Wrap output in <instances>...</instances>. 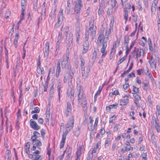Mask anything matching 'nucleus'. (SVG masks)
Returning a JSON list of instances; mask_svg holds the SVG:
<instances>
[{"label":"nucleus","mask_w":160,"mask_h":160,"mask_svg":"<svg viewBox=\"0 0 160 160\" xmlns=\"http://www.w3.org/2000/svg\"><path fill=\"white\" fill-rule=\"evenodd\" d=\"M89 32L87 30L85 33V41L83 44V49L82 52V54L86 53L88 50L89 47V43L88 40L89 39Z\"/></svg>","instance_id":"obj_1"},{"label":"nucleus","mask_w":160,"mask_h":160,"mask_svg":"<svg viewBox=\"0 0 160 160\" xmlns=\"http://www.w3.org/2000/svg\"><path fill=\"white\" fill-rule=\"evenodd\" d=\"M74 12L77 14V15L79 14L80 10L83 7L82 2L75 1L74 2Z\"/></svg>","instance_id":"obj_2"},{"label":"nucleus","mask_w":160,"mask_h":160,"mask_svg":"<svg viewBox=\"0 0 160 160\" xmlns=\"http://www.w3.org/2000/svg\"><path fill=\"white\" fill-rule=\"evenodd\" d=\"M63 9H61L58 15V21L55 24V27L57 28H58L62 23V20L63 17Z\"/></svg>","instance_id":"obj_3"},{"label":"nucleus","mask_w":160,"mask_h":160,"mask_svg":"<svg viewBox=\"0 0 160 160\" xmlns=\"http://www.w3.org/2000/svg\"><path fill=\"white\" fill-rule=\"evenodd\" d=\"M27 0H21V4L22 6V13L21 15L22 16V17L21 18V21L22 20L24 19V15L26 13V12L25 11L26 7V6L27 4Z\"/></svg>","instance_id":"obj_4"},{"label":"nucleus","mask_w":160,"mask_h":160,"mask_svg":"<svg viewBox=\"0 0 160 160\" xmlns=\"http://www.w3.org/2000/svg\"><path fill=\"white\" fill-rule=\"evenodd\" d=\"M74 119L73 117H70L66 126V129L71 130L74 126Z\"/></svg>","instance_id":"obj_5"},{"label":"nucleus","mask_w":160,"mask_h":160,"mask_svg":"<svg viewBox=\"0 0 160 160\" xmlns=\"http://www.w3.org/2000/svg\"><path fill=\"white\" fill-rule=\"evenodd\" d=\"M107 41H104L102 42L101 45H102V48L101 49V52L102 53V58H104L107 54V52L105 51L106 48L107 47Z\"/></svg>","instance_id":"obj_6"},{"label":"nucleus","mask_w":160,"mask_h":160,"mask_svg":"<svg viewBox=\"0 0 160 160\" xmlns=\"http://www.w3.org/2000/svg\"><path fill=\"white\" fill-rule=\"evenodd\" d=\"M30 124L31 127L35 130H38L40 128V127L38 125L36 122L32 119L30 121Z\"/></svg>","instance_id":"obj_7"},{"label":"nucleus","mask_w":160,"mask_h":160,"mask_svg":"<svg viewBox=\"0 0 160 160\" xmlns=\"http://www.w3.org/2000/svg\"><path fill=\"white\" fill-rule=\"evenodd\" d=\"M45 50L44 52V55L45 57H46L47 58L49 53V46L48 42H47L45 43Z\"/></svg>","instance_id":"obj_8"},{"label":"nucleus","mask_w":160,"mask_h":160,"mask_svg":"<svg viewBox=\"0 0 160 160\" xmlns=\"http://www.w3.org/2000/svg\"><path fill=\"white\" fill-rule=\"evenodd\" d=\"M69 57L68 56L63 57V60L61 61V65L62 68H64L66 67L68 61Z\"/></svg>","instance_id":"obj_9"},{"label":"nucleus","mask_w":160,"mask_h":160,"mask_svg":"<svg viewBox=\"0 0 160 160\" xmlns=\"http://www.w3.org/2000/svg\"><path fill=\"white\" fill-rule=\"evenodd\" d=\"M67 110L66 112V114L67 117L68 116L69 113H71L72 110V107L71 103L68 102L67 104Z\"/></svg>","instance_id":"obj_10"},{"label":"nucleus","mask_w":160,"mask_h":160,"mask_svg":"<svg viewBox=\"0 0 160 160\" xmlns=\"http://www.w3.org/2000/svg\"><path fill=\"white\" fill-rule=\"evenodd\" d=\"M82 101L81 103L82 106L85 110L87 108V102L86 101V98L82 94Z\"/></svg>","instance_id":"obj_11"},{"label":"nucleus","mask_w":160,"mask_h":160,"mask_svg":"<svg viewBox=\"0 0 160 160\" xmlns=\"http://www.w3.org/2000/svg\"><path fill=\"white\" fill-rule=\"evenodd\" d=\"M61 72L60 61L59 60L57 63V69L56 70V77H58Z\"/></svg>","instance_id":"obj_12"},{"label":"nucleus","mask_w":160,"mask_h":160,"mask_svg":"<svg viewBox=\"0 0 160 160\" xmlns=\"http://www.w3.org/2000/svg\"><path fill=\"white\" fill-rule=\"evenodd\" d=\"M149 62L151 68L152 69L156 68V63L155 62V60L153 58L152 56H151V59L148 61Z\"/></svg>","instance_id":"obj_13"},{"label":"nucleus","mask_w":160,"mask_h":160,"mask_svg":"<svg viewBox=\"0 0 160 160\" xmlns=\"http://www.w3.org/2000/svg\"><path fill=\"white\" fill-rule=\"evenodd\" d=\"M20 112V109H18V112L17 113V119L16 120V127L18 130H19V117H20V113L19 112Z\"/></svg>","instance_id":"obj_14"},{"label":"nucleus","mask_w":160,"mask_h":160,"mask_svg":"<svg viewBox=\"0 0 160 160\" xmlns=\"http://www.w3.org/2000/svg\"><path fill=\"white\" fill-rule=\"evenodd\" d=\"M89 30L90 32V36L92 38V40L94 39V37L95 36V34L96 33V31L95 29H94V28H89Z\"/></svg>","instance_id":"obj_15"},{"label":"nucleus","mask_w":160,"mask_h":160,"mask_svg":"<svg viewBox=\"0 0 160 160\" xmlns=\"http://www.w3.org/2000/svg\"><path fill=\"white\" fill-rule=\"evenodd\" d=\"M71 5L69 0H68L67 5L66 8V12L67 14H69L71 11Z\"/></svg>","instance_id":"obj_16"},{"label":"nucleus","mask_w":160,"mask_h":160,"mask_svg":"<svg viewBox=\"0 0 160 160\" xmlns=\"http://www.w3.org/2000/svg\"><path fill=\"white\" fill-rule=\"evenodd\" d=\"M19 38V32L17 33L16 34L15 38L14 40L13 43L15 48L17 47L18 40Z\"/></svg>","instance_id":"obj_17"},{"label":"nucleus","mask_w":160,"mask_h":160,"mask_svg":"<svg viewBox=\"0 0 160 160\" xmlns=\"http://www.w3.org/2000/svg\"><path fill=\"white\" fill-rule=\"evenodd\" d=\"M30 143L27 142L24 148V150L25 152L28 154L29 152V148L30 146Z\"/></svg>","instance_id":"obj_18"},{"label":"nucleus","mask_w":160,"mask_h":160,"mask_svg":"<svg viewBox=\"0 0 160 160\" xmlns=\"http://www.w3.org/2000/svg\"><path fill=\"white\" fill-rule=\"evenodd\" d=\"M81 149L82 148L81 147H78V149L76 152L77 158H76V159H77L78 158H79V160H80V157L81 154Z\"/></svg>","instance_id":"obj_19"},{"label":"nucleus","mask_w":160,"mask_h":160,"mask_svg":"<svg viewBox=\"0 0 160 160\" xmlns=\"http://www.w3.org/2000/svg\"><path fill=\"white\" fill-rule=\"evenodd\" d=\"M76 35H80L81 34V28L79 24H78L76 26Z\"/></svg>","instance_id":"obj_20"},{"label":"nucleus","mask_w":160,"mask_h":160,"mask_svg":"<svg viewBox=\"0 0 160 160\" xmlns=\"http://www.w3.org/2000/svg\"><path fill=\"white\" fill-rule=\"evenodd\" d=\"M128 98H126L125 99L122 100L120 103V105L123 106L126 105L128 103Z\"/></svg>","instance_id":"obj_21"},{"label":"nucleus","mask_w":160,"mask_h":160,"mask_svg":"<svg viewBox=\"0 0 160 160\" xmlns=\"http://www.w3.org/2000/svg\"><path fill=\"white\" fill-rule=\"evenodd\" d=\"M99 8L102 10H103L105 8V2L104 0H101Z\"/></svg>","instance_id":"obj_22"},{"label":"nucleus","mask_w":160,"mask_h":160,"mask_svg":"<svg viewBox=\"0 0 160 160\" xmlns=\"http://www.w3.org/2000/svg\"><path fill=\"white\" fill-rule=\"evenodd\" d=\"M138 51H139V49L135 47L133 50L131 52L130 55H131V54H132L133 55L132 58H134L135 57L136 52H138Z\"/></svg>","instance_id":"obj_23"},{"label":"nucleus","mask_w":160,"mask_h":160,"mask_svg":"<svg viewBox=\"0 0 160 160\" xmlns=\"http://www.w3.org/2000/svg\"><path fill=\"white\" fill-rule=\"evenodd\" d=\"M62 85V83L60 82H59L58 83L57 88L58 91V95L59 96V98L60 99V91L61 86Z\"/></svg>","instance_id":"obj_24"},{"label":"nucleus","mask_w":160,"mask_h":160,"mask_svg":"<svg viewBox=\"0 0 160 160\" xmlns=\"http://www.w3.org/2000/svg\"><path fill=\"white\" fill-rule=\"evenodd\" d=\"M157 117L160 118V107L158 105L156 106Z\"/></svg>","instance_id":"obj_25"},{"label":"nucleus","mask_w":160,"mask_h":160,"mask_svg":"<svg viewBox=\"0 0 160 160\" xmlns=\"http://www.w3.org/2000/svg\"><path fill=\"white\" fill-rule=\"evenodd\" d=\"M11 14V11L9 10H7L5 12V18L7 19L8 18H9V16H10Z\"/></svg>","instance_id":"obj_26"},{"label":"nucleus","mask_w":160,"mask_h":160,"mask_svg":"<svg viewBox=\"0 0 160 160\" xmlns=\"http://www.w3.org/2000/svg\"><path fill=\"white\" fill-rule=\"evenodd\" d=\"M32 144L33 145H36L37 146H40L42 145L41 142L38 140L37 141H36L34 143H32Z\"/></svg>","instance_id":"obj_27"},{"label":"nucleus","mask_w":160,"mask_h":160,"mask_svg":"<svg viewBox=\"0 0 160 160\" xmlns=\"http://www.w3.org/2000/svg\"><path fill=\"white\" fill-rule=\"evenodd\" d=\"M79 59L81 60V63L80 64V66H84L85 63V61L83 58H82V56L80 55L79 57Z\"/></svg>","instance_id":"obj_28"},{"label":"nucleus","mask_w":160,"mask_h":160,"mask_svg":"<svg viewBox=\"0 0 160 160\" xmlns=\"http://www.w3.org/2000/svg\"><path fill=\"white\" fill-rule=\"evenodd\" d=\"M66 139L62 138V140L61 142L60 143V148H62L64 146L65 144V142Z\"/></svg>","instance_id":"obj_29"},{"label":"nucleus","mask_w":160,"mask_h":160,"mask_svg":"<svg viewBox=\"0 0 160 160\" xmlns=\"http://www.w3.org/2000/svg\"><path fill=\"white\" fill-rule=\"evenodd\" d=\"M111 142V141L110 138H107L105 141V147H107L108 146L109 144H110Z\"/></svg>","instance_id":"obj_30"},{"label":"nucleus","mask_w":160,"mask_h":160,"mask_svg":"<svg viewBox=\"0 0 160 160\" xmlns=\"http://www.w3.org/2000/svg\"><path fill=\"white\" fill-rule=\"evenodd\" d=\"M143 70L144 73L148 77V76H150L151 74L149 72V70L147 67H146L145 69H143Z\"/></svg>","instance_id":"obj_31"},{"label":"nucleus","mask_w":160,"mask_h":160,"mask_svg":"<svg viewBox=\"0 0 160 160\" xmlns=\"http://www.w3.org/2000/svg\"><path fill=\"white\" fill-rule=\"evenodd\" d=\"M40 111L39 108L38 107H35L34 108V110L32 111L31 112L32 114L34 113H38Z\"/></svg>","instance_id":"obj_32"},{"label":"nucleus","mask_w":160,"mask_h":160,"mask_svg":"<svg viewBox=\"0 0 160 160\" xmlns=\"http://www.w3.org/2000/svg\"><path fill=\"white\" fill-rule=\"evenodd\" d=\"M71 130H69L68 129H66V130L65 131V132L63 133V134L62 135V138H64L66 139V137L68 133Z\"/></svg>","instance_id":"obj_33"},{"label":"nucleus","mask_w":160,"mask_h":160,"mask_svg":"<svg viewBox=\"0 0 160 160\" xmlns=\"http://www.w3.org/2000/svg\"><path fill=\"white\" fill-rule=\"evenodd\" d=\"M19 68V65H18V64L16 66L15 69L14 70V76H16L17 75V73L18 71V68Z\"/></svg>","instance_id":"obj_34"},{"label":"nucleus","mask_w":160,"mask_h":160,"mask_svg":"<svg viewBox=\"0 0 160 160\" xmlns=\"http://www.w3.org/2000/svg\"><path fill=\"white\" fill-rule=\"evenodd\" d=\"M37 71L38 73H41L42 74H43L44 72L43 69L42 68L41 69L40 67H37Z\"/></svg>","instance_id":"obj_35"},{"label":"nucleus","mask_w":160,"mask_h":160,"mask_svg":"<svg viewBox=\"0 0 160 160\" xmlns=\"http://www.w3.org/2000/svg\"><path fill=\"white\" fill-rule=\"evenodd\" d=\"M125 14L124 16V18L126 20V22L128 20V11L127 9H125Z\"/></svg>","instance_id":"obj_36"},{"label":"nucleus","mask_w":160,"mask_h":160,"mask_svg":"<svg viewBox=\"0 0 160 160\" xmlns=\"http://www.w3.org/2000/svg\"><path fill=\"white\" fill-rule=\"evenodd\" d=\"M37 138L38 136H36V135H33L31 139L32 141V143H34L36 141H37L38 140L37 139Z\"/></svg>","instance_id":"obj_37"},{"label":"nucleus","mask_w":160,"mask_h":160,"mask_svg":"<svg viewBox=\"0 0 160 160\" xmlns=\"http://www.w3.org/2000/svg\"><path fill=\"white\" fill-rule=\"evenodd\" d=\"M73 75L74 74L73 72L70 73V74H68V75L69 76V79L68 81L70 83H72Z\"/></svg>","instance_id":"obj_38"},{"label":"nucleus","mask_w":160,"mask_h":160,"mask_svg":"<svg viewBox=\"0 0 160 160\" xmlns=\"http://www.w3.org/2000/svg\"><path fill=\"white\" fill-rule=\"evenodd\" d=\"M129 40V38L128 36H125L124 37V43H128Z\"/></svg>","instance_id":"obj_39"},{"label":"nucleus","mask_w":160,"mask_h":160,"mask_svg":"<svg viewBox=\"0 0 160 160\" xmlns=\"http://www.w3.org/2000/svg\"><path fill=\"white\" fill-rule=\"evenodd\" d=\"M68 74L66 73L64 75L63 81L64 83H66L67 81V79L68 77Z\"/></svg>","instance_id":"obj_40"},{"label":"nucleus","mask_w":160,"mask_h":160,"mask_svg":"<svg viewBox=\"0 0 160 160\" xmlns=\"http://www.w3.org/2000/svg\"><path fill=\"white\" fill-rule=\"evenodd\" d=\"M94 21L93 20H91L89 23V28H94Z\"/></svg>","instance_id":"obj_41"},{"label":"nucleus","mask_w":160,"mask_h":160,"mask_svg":"<svg viewBox=\"0 0 160 160\" xmlns=\"http://www.w3.org/2000/svg\"><path fill=\"white\" fill-rule=\"evenodd\" d=\"M96 56H97V53H96V51L95 50L94 51V52L93 53V54H92V60H93V61L95 60L96 58Z\"/></svg>","instance_id":"obj_42"},{"label":"nucleus","mask_w":160,"mask_h":160,"mask_svg":"<svg viewBox=\"0 0 160 160\" xmlns=\"http://www.w3.org/2000/svg\"><path fill=\"white\" fill-rule=\"evenodd\" d=\"M40 132L41 133V136L43 138H44V136L45 134V130L42 129L41 130Z\"/></svg>","instance_id":"obj_43"},{"label":"nucleus","mask_w":160,"mask_h":160,"mask_svg":"<svg viewBox=\"0 0 160 160\" xmlns=\"http://www.w3.org/2000/svg\"><path fill=\"white\" fill-rule=\"evenodd\" d=\"M111 32V30L110 29H107L106 30L105 32V35L107 36L106 38H108V37L109 36V34Z\"/></svg>","instance_id":"obj_44"},{"label":"nucleus","mask_w":160,"mask_h":160,"mask_svg":"<svg viewBox=\"0 0 160 160\" xmlns=\"http://www.w3.org/2000/svg\"><path fill=\"white\" fill-rule=\"evenodd\" d=\"M98 38H99V39L103 40V42L105 41H104L105 38L104 37V36L102 34H99Z\"/></svg>","instance_id":"obj_45"},{"label":"nucleus","mask_w":160,"mask_h":160,"mask_svg":"<svg viewBox=\"0 0 160 160\" xmlns=\"http://www.w3.org/2000/svg\"><path fill=\"white\" fill-rule=\"evenodd\" d=\"M157 7V6H155V4H152V6L151 7V11L152 12H154L156 11V8Z\"/></svg>","instance_id":"obj_46"},{"label":"nucleus","mask_w":160,"mask_h":160,"mask_svg":"<svg viewBox=\"0 0 160 160\" xmlns=\"http://www.w3.org/2000/svg\"><path fill=\"white\" fill-rule=\"evenodd\" d=\"M138 53L139 56H143L144 53L143 49H140V50L139 49V51L138 52Z\"/></svg>","instance_id":"obj_47"},{"label":"nucleus","mask_w":160,"mask_h":160,"mask_svg":"<svg viewBox=\"0 0 160 160\" xmlns=\"http://www.w3.org/2000/svg\"><path fill=\"white\" fill-rule=\"evenodd\" d=\"M146 68L141 69H138L137 70L138 74L139 75H140L141 74V72H144L143 69H145Z\"/></svg>","instance_id":"obj_48"},{"label":"nucleus","mask_w":160,"mask_h":160,"mask_svg":"<svg viewBox=\"0 0 160 160\" xmlns=\"http://www.w3.org/2000/svg\"><path fill=\"white\" fill-rule=\"evenodd\" d=\"M155 127L157 131L158 132H160V126L159 124L155 125Z\"/></svg>","instance_id":"obj_49"},{"label":"nucleus","mask_w":160,"mask_h":160,"mask_svg":"<svg viewBox=\"0 0 160 160\" xmlns=\"http://www.w3.org/2000/svg\"><path fill=\"white\" fill-rule=\"evenodd\" d=\"M72 91H74V90L72 89H70V90H68L67 92V95L68 97H69L71 96V93H72Z\"/></svg>","instance_id":"obj_50"},{"label":"nucleus","mask_w":160,"mask_h":160,"mask_svg":"<svg viewBox=\"0 0 160 160\" xmlns=\"http://www.w3.org/2000/svg\"><path fill=\"white\" fill-rule=\"evenodd\" d=\"M74 91H72L70 96V99L71 101H73L74 100Z\"/></svg>","instance_id":"obj_51"},{"label":"nucleus","mask_w":160,"mask_h":160,"mask_svg":"<svg viewBox=\"0 0 160 160\" xmlns=\"http://www.w3.org/2000/svg\"><path fill=\"white\" fill-rule=\"evenodd\" d=\"M90 71V68H87L86 71V76H84L85 78H88L89 76V73Z\"/></svg>","instance_id":"obj_52"},{"label":"nucleus","mask_w":160,"mask_h":160,"mask_svg":"<svg viewBox=\"0 0 160 160\" xmlns=\"http://www.w3.org/2000/svg\"><path fill=\"white\" fill-rule=\"evenodd\" d=\"M133 92L135 93H137L138 92V88L136 87L133 86Z\"/></svg>","instance_id":"obj_53"},{"label":"nucleus","mask_w":160,"mask_h":160,"mask_svg":"<svg viewBox=\"0 0 160 160\" xmlns=\"http://www.w3.org/2000/svg\"><path fill=\"white\" fill-rule=\"evenodd\" d=\"M112 12V8H108V10L107 11V14L109 16L111 15Z\"/></svg>","instance_id":"obj_54"},{"label":"nucleus","mask_w":160,"mask_h":160,"mask_svg":"<svg viewBox=\"0 0 160 160\" xmlns=\"http://www.w3.org/2000/svg\"><path fill=\"white\" fill-rule=\"evenodd\" d=\"M133 97L137 100L140 99V97L136 93H134Z\"/></svg>","instance_id":"obj_55"},{"label":"nucleus","mask_w":160,"mask_h":160,"mask_svg":"<svg viewBox=\"0 0 160 160\" xmlns=\"http://www.w3.org/2000/svg\"><path fill=\"white\" fill-rule=\"evenodd\" d=\"M93 155L91 153L88 154L87 160H92Z\"/></svg>","instance_id":"obj_56"},{"label":"nucleus","mask_w":160,"mask_h":160,"mask_svg":"<svg viewBox=\"0 0 160 160\" xmlns=\"http://www.w3.org/2000/svg\"><path fill=\"white\" fill-rule=\"evenodd\" d=\"M117 3V2L116 1V0H114L112 4V8H114L116 7V4Z\"/></svg>","instance_id":"obj_57"},{"label":"nucleus","mask_w":160,"mask_h":160,"mask_svg":"<svg viewBox=\"0 0 160 160\" xmlns=\"http://www.w3.org/2000/svg\"><path fill=\"white\" fill-rule=\"evenodd\" d=\"M151 138H152V142L153 143H155L156 142V140L154 137V136L153 134L152 135Z\"/></svg>","instance_id":"obj_58"},{"label":"nucleus","mask_w":160,"mask_h":160,"mask_svg":"<svg viewBox=\"0 0 160 160\" xmlns=\"http://www.w3.org/2000/svg\"><path fill=\"white\" fill-rule=\"evenodd\" d=\"M134 111L131 112H130V115L132 117V119L133 120H134L135 119V118L134 117Z\"/></svg>","instance_id":"obj_59"},{"label":"nucleus","mask_w":160,"mask_h":160,"mask_svg":"<svg viewBox=\"0 0 160 160\" xmlns=\"http://www.w3.org/2000/svg\"><path fill=\"white\" fill-rule=\"evenodd\" d=\"M49 92L50 94H52L54 92V90L53 86H52L51 87Z\"/></svg>","instance_id":"obj_60"},{"label":"nucleus","mask_w":160,"mask_h":160,"mask_svg":"<svg viewBox=\"0 0 160 160\" xmlns=\"http://www.w3.org/2000/svg\"><path fill=\"white\" fill-rule=\"evenodd\" d=\"M117 105L118 104L117 103H116L114 104L110 105H109V106H110V107L111 109H112L113 108H116Z\"/></svg>","instance_id":"obj_61"},{"label":"nucleus","mask_w":160,"mask_h":160,"mask_svg":"<svg viewBox=\"0 0 160 160\" xmlns=\"http://www.w3.org/2000/svg\"><path fill=\"white\" fill-rule=\"evenodd\" d=\"M50 118V114H48L47 113H46V122L49 121Z\"/></svg>","instance_id":"obj_62"},{"label":"nucleus","mask_w":160,"mask_h":160,"mask_svg":"<svg viewBox=\"0 0 160 160\" xmlns=\"http://www.w3.org/2000/svg\"><path fill=\"white\" fill-rule=\"evenodd\" d=\"M60 44H61V41H59V40H58V41H57V44H56V48L59 49L60 47Z\"/></svg>","instance_id":"obj_63"},{"label":"nucleus","mask_w":160,"mask_h":160,"mask_svg":"<svg viewBox=\"0 0 160 160\" xmlns=\"http://www.w3.org/2000/svg\"><path fill=\"white\" fill-rule=\"evenodd\" d=\"M41 156L39 155H34V160H39Z\"/></svg>","instance_id":"obj_64"}]
</instances>
